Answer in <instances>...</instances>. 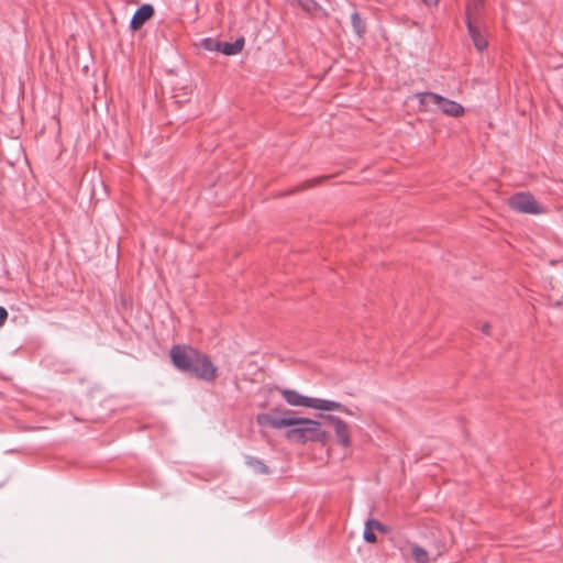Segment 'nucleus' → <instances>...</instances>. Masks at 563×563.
Returning a JSON list of instances; mask_svg holds the SVG:
<instances>
[{
	"label": "nucleus",
	"instance_id": "1",
	"mask_svg": "<svg viewBox=\"0 0 563 563\" xmlns=\"http://www.w3.org/2000/svg\"><path fill=\"white\" fill-rule=\"evenodd\" d=\"M256 421L262 427H271L272 429L288 428L285 433L286 439L299 444L313 442L314 432L318 430V420L300 417H276L272 413H261L256 417Z\"/></svg>",
	"mask_w": 563,
	"mask_h": 563
},
{
	"label": "nucleus",
	"instance_id": "2",
	"mask_svg": "<svg viewBox=\"0 0 563 563\" xmlns=\"http://www.w3.org/2000/svg\"><path fill=\"white\" fill-rule=\"evenodd\" d=\"M280 394L283 399L289 405L294 407H305L312 408L317 410L323 411H343L347 415H352V412L345 408L341 402L330 399L323 398H314L301 395L295 389L283 388L280 389Z\"/></svg>",
	"mask_w": 563,
	"mask_h": 563
},
{
	"label": "nucleus",
	"instance_id": "3",
	"mask_svg": "<svg viewBox=\"0 0 563 563\" xmlns=\"http://www.w3.org/2000/svg\"><path fill=\"white\" fill-rule=\"evenodd\" d=\"M416 98L418 99L420 106L426 110H431V106H437L438 109L445 115L459 118L462 117L465 112L464 107L451 99L444 98L443 96L431 92L423 91L416 93Z\"/></svg>",
	"mask_w": 563,
	"mask_h": 563
},
{
	"label": "nucleus",
	"instance_id": "4",
	"mask_svg": "<svg viewBox=\"0 0 563 563\" xmlns=\"http://www.w3.org/2000/svg\"><path fill=\"white\" fill-rule=\"evenodd\" d=\"M199 351L185 345H174L170 349V358L176 368L189 373Z\"/></svg>",
	"mask_w": 563,
	"mask_h": 563
},
{
	"label": "nucleus",
	"instance_id": "5",
	"mask_svg": "<svg viewBox=\"0 0 563 563\" xmlns=\"http://www.w3.org/2000/svg\"><path fill=\"white\" fill-rule=\"evenodd\" d=\"M509 207L520 213L538 214L541 207L537 203L532 195L528 192H518L509 198Z\"/></svg>",
	"mask_w": 563,
	"mask_h": 563
},
{
	"label": "nucleus",
	"instance_id": "6",
	"mask_svg": "<svg viewBox=\"0 0 563 563\" xmlns=\"http://www.w3.org/2000/svg\"><path fill=\"white\" fill-rule=\"evenodd\" d=\"M189 374L210 382L216 377L217 366L210 361L209 356L198 352Z\"/></svg>",
	"mask_w": 563,
	"mask_h": 563
},
{
	"label": "nucleus",
	"instance_id": "7",
	"mask_svg": "<svg viewBox=\"0 0 563 563\" xmlns=\"http://www.w3.org/2000/svg\"><path fill=\"white\" fill-rule=\"evenodd\" d=\"M320 417L333 426L338 443L343 448H349L351 445V435L347 423L334 415H320Z\"/></svg>",
	"mask_w": 563,
	"mask_h": 563
},
{
	"label": "nucleus",
	"instance_id": "8",
	"mask_svg": "<svg viewBox=\"0 0 563 563\" xmlns=\"http://www.w3.org/2000/svg\"><path fill=\"white\" fill-rule=\"evenodd\" d=\"M467 32L470 37L473 41L474 46L478 52H483L487 48L488 42L485 34V24L484 22H474L471 21L466 23Z\"/></svg>",
	"mask_w": 563,
	"mask_h": 563
},
{
	"label": "nucleus",
	"instance_id": "9",
	"mask_svg": "<svg viewBox=\"0 0 563 563\" xmlns=\"http://www.w3.org/2000/svg\"><path fill=\"white\" fill-rule=\"evenodd\" d=\"M154 14V7L150 3H144L136 9L130 21V27L136 31Z\"/></svg>",
	"mask_w": 563,
	"mask_h": 563
},
{
	"label": "nucleus",
	"instance_id": "10",
	"mask_svg": "<svg viewBox=\"0 0 563 563\" xmlns=\"http://www.w3.org/2000/svg\"><path fill=\"white\" fill-rule=\"evenodd\" d=\"M483 0H470L466 5V23L484 22L482 14Z\"/></svg>",
	"mask_w": 563,
	"mask_h": 563
},
{
	"label": "nucleus",
	"instance_id": "11",
	"mask_svg": "<svg viewBox=\"0 0 563 563\" xmlns=\"http://www.w3.org/2000/svg\"><path fill=\"white\" fill-rule=\"evenodd\" d=\"M244 47V38L239 37L234 42H221L220 52L228 56L239 54Z\"/></svg>",
	"mask_w": 563,
	"mask_h": 563
},
{
	"label": "nucleus",
	"instance_id": "12",
	"mask_svg": "<svg viewBox=\"0 0 563 563\" xmlns=\"http://www.w3.org/2000/svg\"><path fill=\"white\" fill-rule=\"evenodd\" d=\"M245 463L247 466L253 468L254 472H256L258 474H268L269 473L268 466L258 457L246 455Z\"/></svg>",
	"mask_w": 563,
	"mask_h": 563
},
{
	"label": "nucleus",
	"instance_id": "13",
	"mask_svg": "<svg viewBox=\"0 0 563 563\" xmlns=\"http://www.w3.org/2000/svg\"><path fill=\"white\" fill-rule=\"evenodd\" d=\"M351 23H352L355 34L358 37H362L365 33V23H364L363 19L360 16L358 12L354 11L351 14Z\"/></svg>",
	"mask_w": 563,
	"mask_h": 563
},
{
	"label": "nucleus",
	"instance_id": "14",
	"mask_svg": "<svg viewBox=\"0 0 563 563\" xmlns=\"http://www.w3.org/2000/svg\"><path fill=\"white\" fill-rule=\"evenodd\" d=\"M411 554L416 561V563H428L429 562V553L420 545L415 544L411 547Z\"/></svg>",
	"mask_w": 563,
	"mask_h": 563
},
{
	"label": "nucleus",
	"instance_id": "15",
	"mask_svg": "<svg viewBox=\"0 0 563 563\" xmlns=\"http://www.w3.org/2000/svg\"><path fill=\"white\" fill-rule=\"evenodd\" d=\"M200 46L206 51L220 52L221 41L211 37H206L201 40Z\"/></svg>",
	"mask_w": 563,
	"mask_h": 563
},
{
	"label": "nucleus",
	"instance_id": "16",
	"mask_svg": "<svg viewBox=\"0 0 563 563\" xmlns=\"http://www.w3.org/2000/svg\"><path fill=\"white\" fill-rule=\"evenodd\" d=\"M330 434L322 429L321 422L318 421V430L314 432L313 442H318L321 444H327L329 441Z\"/></svg>",
	"mask_w": 563,
	"mask_h": 563
},
{
	"label": "nucleus",
	"instance_id": "17",
	"mask_svg": "<svg viewBox=\"0 0 563 563\" xmlns=\"http://www.w3.org/2000/svg\"><path fill=\"white\" fill-rule=\"evenodd\" d=\"M298 5L305 11L311 13L318 9V3L314 0H297Z\"/></svg>",
	"mask_w": 563,
	"mask_h": 563
},
{
	"label": "nucleus",
	"instance_id": "18",
	"mask_svg": "<svg viewBox=\"0 0 563 563\" xmlns=\"http://www.w3.org/2000/svg\"><path fill=\"white\" fill-rule=\"evenodd\" d=\"M363 539L366 542H368V543H374L377 540L376 534L374 533L373 528L369 526V523L367 521L365 522V528H364V532H363Z\"/></svg>",
	"mask_w": 563,
	"mask_h": 563
},
{
	"label": "nucleus",
	"instance_id": "19",
	"mask_svg": "<svg viewBox=\"0 0 563 563\" xmlns=\"http://www.w3.org/2000/svg\"><path fill=\"white\" fill-rule=\"evenodd\" d=\"M367 522L373 528V530H377L380 532H386L387 530L386 527L376 519H368Z\"/></svg>",
	"mask_w": 563,
	"mask_h": 563
},
{
	"label": "nucleus",
	"instance_id": "20",
	"mask_svg": "<svg viewBox=\"0 0 563 563\" xmlns=\"http://www.w3.org/2000/svg\"><path fill=\"white\" fill-rule=\"evenodd\" d=\"M8 318V311L0 306V327L5 322Z\"/></svg>",
	"mask_w": 563,
	"mask_h": 563
},
{
	"label": "nucleus",
	"instance_id": "21",
	"mask_svg": "<svg viewBox=\"0 0 563 563\" xmlns=\"http://www.w3.org/2000/svg\"><path fill=\"white\" fill-rule=\"evenodd\" d=\"M426 5L433 7L439 3L440 0H421Z\"/></svg>",
	"mask_w": 563,
	"mask_h": 563
},
{
	"label": "nucleus",
	"instance_id": "22",
	"mask_svg": "<svg viewBox=\"0 0 563 563\" xmlns=\"http://www.w3.org/2000/svg\"><path fill=\"white\" fill-rule=\"evenodd\" d=\"M489 329H490V325L489 323H483L481 330L484 334H489Z\"/></svg>",
	"mask_w": 563,
	"mask_h": 563
}]
</instances>
